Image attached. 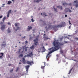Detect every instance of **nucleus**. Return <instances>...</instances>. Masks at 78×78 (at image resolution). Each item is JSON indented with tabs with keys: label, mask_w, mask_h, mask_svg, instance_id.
Wrapping results in <instances>:
<instances>
[{
	"label": "nucleus",
	"mask_w": 78,
	"mask_h": 78,
	"mask_svg": "<svg viewBox=\"0 0 78 78\" xmlns=\"http://www.w3.org/2000/svg\"><path fill=\"white\" fill-rule=\"evenodd\" d=\"M64 43H60L58 41H54L53 43H52L53 47H52L51 48L49 49V51H51L48 54H47V55L46 56V59L47 61H48L49 59V57L51 56L50 54L58 50L61 48V46H63Z\"/></svg>",
	"instance_id": "nucleus-1"
},
{
	"label": "nucleus",
	"mask_w": 78,
	"mask_h": 78,
	"mask_svg": "<svg viewBox=\"0 0 78 78\" xmlns=\"http://www.w3.org/2000/svg\"><path fill=\"white\" fill-rule=\"evenodd\" d=\"M3 22H1L0 23V25H1V30L2 31H3L5 29V25H3Z\"/></svg>",
	"instance_id": "nucleus-2"
},
{
	"label": "nucleus",
	"mask_w": 78,
	"mask_h": 78,
	"mask_svg": "<svg viewBox=\"0 0 78 78\" xmlns=\"http://www.w3.org/2000/svg\"><path fill=\"white\" fill-rule=\"evenodd\" d=\"M39 39V37H37L34 40V45H37L38 44V39Z\"/></svg>",
	"instance_id": "nucleus-3"
},
{
	"label": "nucleus",
	"mask_w": 78,
	"mask_h": 78,
	"mask_svg": "<svg viewBox=\"0 0 78 78\" xmlns=\"http://www.w3.org/2000/svg\"><path fill=\"white\" fill-rule=\"evenodd\" d=\"M27 63L28 65H32L34 64V62L32 61H27Z\"/></svg>",
	"instance_id": "nucleus-4"
},
{
	"label": "nucleus",
	"mask_w": 78,
	"mask_h": 78,
	"mask_svg": "<svg viewBox=\"0 0 78 78\" xmlns=\"http://www.w3.org/2000/svg\"><path fill=\"white\" fill-rule=\"evenodd\" d=\"M48 29H52L53 28V27H54V26H52L51 25V23H50L48 24Z\"/></svg>",
	"instance_id": "nucleus-5"
},
{
	"label": "nucleus",
	"mask_w": 78,
	"mask_h": 78,
	"mask_svg": "<svg viewBox=\"0 0 78 78\" xmlns=\"http://www.w3.org/2000/svg\"><path fill=\"white\" fill-rule=\"evenodd\" d=\"M64 27V24H63L60 25H58L57 26H55V28H58L59 27Z\"/></svg>",
	"instance_id": "nucleus-6"
},
{
	"label": "nucleus",
	"mask_w": 78,
	"mask_h": 78,
	"mask_svg": "<svg viewBox=\"0 0 78 78\" xmlns=\"http://www.w3.org/2000/svg\"><path fill=\"white\" fill-rule=\"evenodd\" d=\"M43 0H34V3L37 2V3H39L40 2V1H43Z\"/></svg>",
	"instance_id": "nucleus-7"
},
{
	"label": "nucleus",
	"mask_w": 78,
	"mask_h": 78,
	"mask_svg": "<svg viewBox=\"0 0 78 78\" xmlns=\"http://www.w3.org/2000/svg\"><path fill=\"white\" fill-rule=\"evenodd\" d=\"M29 57H32L33 56V54L32 52H31L29 54H28Z\"/></svg>",
	"instance_id": "nucleus-8"
},
{
	"label": "nucleus",
	"mask_w": 78,
	"mask_h": 78,
	"mask_svg": "<svg viewBox=\"0 0 78 78\" xmlns=\"http://www.w3.org/2000/svg\"><path fill=\"white\" fill-rule=\"evenodd\" d=\"M29 67H30V66L29 65L26 66V71L27 72H28V69H29Z\"/></svg>",
	"instance_id": "nucleus-9"
},
{
	"label": "nucleus",
	"mask_w": 78,
	"mask_h": 78,
	"mask_svg": "<svg viewBox=\"0 0 78 78\" xmlns=\"http://www.w3.org/2000/svg\"><path fill=\"white\" fill-rule=\"evenodd\" d=\"M0 55H1V56H0V58L1 59H3V55H4V53H0Z\"/></svg>",
	"instance_id": "nucleus-10"
},
{
	"label": "nucleus",
	"mask_w": 78,
	"mask_h": 78,
	"mask_svg": "<svg viewBox=\"0 0 78 78\" xmlns=\"http://www.w3.org/2000/svg\"><path fill=\"white\" fill-rule=\"evenodd\" d=\"M14 25L16 27H18V26H20V24L19 23H16L14 24Z\"/></svg>",
	"instance_id": "nucleus-11"
},
{
	"label": "nucleus",
	"mask_w": 78,
	"mask_h": 78,
	"mask_svg": "<svg viewBox=\"0 0 78 78\" xmlns=\"http://www.w3.org/2000/svg\"><path fill=\"white\" fill-rule=\"evenodd\" d=\"M28 48V47H26L25 46L23 47V50H24L25 49V51H27V48Z\"/></svg>",
	"instance_id": "nucleus-12"
},
{
	"label": "nucleus",
	"mask_w": 78,
	"mask_h": 78,
	"mask_svg": "<svg viewBox=\"0 0 78 78\" xmlns=\"http://www.w3.org/2000/svg\"><path fill=\"white\" fill-rule=\"evenodd\" d=\"M28 27H29L27 29V31H29L30 30L32 29V27L28 26Z\"/></svg>",
	"instance_id": "nucleus-13"
},
{
	"label": "nucleus",
	"mask_w": 78,
	"mask_h": 78,
	"mask_svg": "<svg viewBox=\"0 0 78 78\" xmlns=\"http://www.w3.org/2000/svg\"><path fill=\"white\" fill-rule=\"evenodd\" d=\"M34 45H32V46L30 47V48L32 50H34Z\"/></svg>",
	"instance_id": "nucleus-14"
},
{
	"label": "nucleus",
	"mask_w": 78,
	"mask_h": 78,
	"mask_svg": "<svg viewBox=\"0 0 78 78\" xmlns=\"http://www.w3.org/2000/svg\"><path fill=\"white\" fill-rule=\"evenodd\" d=\"M57 8H60V9L61 10H62V6H57Z\"/></svg>",
	"instance_id": "nucleus-15"
},
{
	"label": "nucleus",
	"mask_w": 78,
	"mask_h": 78,
	"mask_svg": "<svg viewBox=\"0 0 78 78\" xmlns=\"http://www.w3.org/2000/svg\"><path fill=\"white\" fill-rule=\"evenodd\" d=\"M23 63L24 64H25L26 63V60L24 58H23Z\"/></svg>",
	"instance_id": "nucleus-16"
},
{
	"label": "nucleus",
	"mask_w": 78,
	"mask_h": 78,
	"mask_svg": "<svg viewBox=\"0 0 78 78\" xmlns=\"http://www.w3.org/2000/svg\"><path fill=\"white\" fill-rule=\"evenodd\" d=\"M20 27H18L16 28V29H15V31H17V30H20Z\"/></svg>",
	"instance_id": "nucleus-17"
},
{
	"label": "nucleus",
	"mask_w": 78,
	"mask_h": 78,
	"mask_svg": "<svg viewBox=\"0 0 78 78\" xmlns=\"http://www.w3.org/2000/svg\"><path fill=\"white\" fill-rule=\"evenodd\" d=\"M6 45V44H2V47H5Z\"/></svg>",
	"instance_id": "nucleus-18"
},
{
	"label": "nucleus",
	"mask_w": 78,
	"mask_h": 78,
	"mask_svg": "<svg viewBox=\"0 0 78 78\" xmlns=\"http://www.w3.org/2000/svg\"><path fill=\"white\" fill-rule=\"evenodd\" d=\"M20 69V68L19 67H18L17 68L16 70V72L17 73L18 72H19V70Z\"/></svg>",
	"instance_id": "nucleus-19"
},
{
	"label": "nucleus",
	"mask_w": 78,
	"mask_h": 78,
	"mask_svg": "<svg viewBox=\"0 0 78 78\" xmlns=\"http://www.w3.org/2000/svg\"><path fill=\"white\" fill-rule=\"evenodd\" d=\"M44 65L45 66H49V64H46V63L45 62H44Z\"/></svg>",
	"instance_id": "nucleus-20"
},
{
	"label": "nucleus",
	"mask_w": 78,
	"mask_h": 78,
	"mask_svg": "<svg viewBox=\"0 0 78 78\" xmlns=\"http://www.w3.org/2000/svg\"><path fill=\"white\" fill-rule=\"evenodd\" d=\"M44 40H47V39H48V37H44Z\"/></svg>",
	"instance_id": "nucleus-21"
},
{
	"label": "nucleus",
	"mask_w": 78,
	"mask_h": 78,
	"mask_svg": "<svg viewBox=\"0 0 78 78\" xmlns=\"http://www.w3.org/2000/svg\"><path fill=\"white\" fill-rule=\"evenodd\" d=\"M11 12H12V10H9L8 11V14H10V13H11Z\"/></svg>",
	"instance_id": "nucleus-22"
},
{
	"label": "nucleus",
	"mask_w": 78,
	"mask_h": 78,
	"mask_svg": "<svg viewBox=\"0 0 78 78\" xmlns=\"http://www.w3.org/2000/svg\"><path fill=\"white\" fill-rule=\"evenodd\" d=\"M6 19V17H4L2 19V21L3 22H4L5 20Z\"/></svg>",
	"instance_id": "nucleus-23"
},
{
	"label": "nucleus",
	"mask_w": 78,
	"mask_h": 78,
	"mask_svg": "<svg viewBox=\"0 0 78 78\" xmlns=\"http://www.w3.org/2000/svg\"><path fill=\"white\" fill-rule=\"evenodd\" d=\"M12 3V2L11 1H8V2L7 4L9 5V4H10Z\"/></svg>",
	"instance_id": "nucleus-24"
},
{
	"label": "nucleus",
	"mask_w": 78,
	"mask_h": 78,
	"mask_svg": "<svg viewBox=\"0 0 78 78\" xmlns=\"http://www.w3.org/2000/svg\"><path fill=\"white\" fill-rule=\"evenodd\" d=\"M45 68V66H42L41 67V69H44Z\"/></svg>",
	"instance_id": "nucleus-25"
},
{
	"label": "nucleus",
	"mask_w": 78,
	"mask_h": 78,
	"mask_svg": "<svg viewBox=\"0 0 78 78\" xmlns=\"http://www.w3.org/2000/svg\"><path fill=\"white\" fill-rule=\"evenodd\" d=\"M9 28H8V33H10L11 32V30H9Z\"/></svg>",
	"instance_id": "nucleus-26"
},
{
	"label": "nucleus",
	"mask_w": 78,
	"mask_h": 78,
	"mask_svg": "<svg viewBox=\"0 0 78 78\" xmlns=\"http://www.w3.org/2000/svg\"><path fill=\"white\" fill-rule=\"evenodd\" d=\"M23 55L22 54H20L19 56V57H23Z\"/></svg>",
	"instance_id": "nucleus-27"
},
{
	"label": "nucleus",
	"mask_w": 78,
	"mask_h": 78,
	"mask_svg": "<svg viewBox=\"0 0 78 78\" xmlns=\"http://www.w3.org/2000/svg\"><path fill=\"white\" fill-rule=\"evenodd\" d=\"M72 69H73V68H72L70 70V71H69V74H70L71 72L72 71Z\"/></svg>",
	"instance_id": "nucleus-28"
},
{
	"label": "nucleus",
	"mask_w": 78,
	"mask_h": 78,
	"mask_svg": "<svg viewBox=\"0 0 78 78\" xmlns=\"http://www.w3.org/2000/svg\"><path fill=\"white\" fill-rule=\"evenodd\" d=\"M43 23H44L43 24L44 25H46V23H45V21H43Z\"/></svg>",
	"instance_id": "nucleus-29"
},
{
	"label": "nucleus",
	"mask_w": 78,
	"mask_h": 78,
	"mask_svg": "<svg viewBox=\"0 0 78 78\" xmlns=\"http://www.w3.org/2000/svg\"><path fill=\"white\" fill-rule=\"evenodd\" d=\"M74 2L75 3H78V1L77 0H76V1H74Z\"/></svg>",
	"instance_id": "nucleus-30"
},
{
	"label": "nucleus",
	"mask_w": 78,
	"mask_h": 78,
	"mask_svg": "<svg viewBox=\"0 0 78 78\" xmlns=\"http://www.w3.org/2000/svg\"><path fill=\"white\" fill-rule=\"evenodd\" d=\"M28 54H27V55H26L24 56V58H26V57H28Z\"/></svg>",
	"instance_id": "nucleus-31"
},
{
	"label": "nucleus",
	"mask_w": 78,
	"mask_h": 78,
	"mask_svg": "<svg viewBox=\"0 0 78 78\" xmlns=\"http://www.w3.org/2000/svg\"><path fill=\"white\" fill-rule=\"evenodd\" d=\"M66 9H69V12H71L72 11L69 9V8H66Z\"/></svg>",
	"instance_id": "nucleus-32"
},
{
	"label": "nucleus",
	"mask_w": 78,
	"mask_h": 78,
	"mask_svg": "<svg viewBox=\"0 0 78 78\" xmlns=\"http://www.w3.org/2000/svg\"><path fill=\"white\" fill-rule=\"evenodd\" d=\"M42 50L44 52L45 51V48L43 49Z\"/></svg>",
	"instance_id": "nucleus-33"
},
{
	"label": "nucleus",
	"mask_w": 78,
	"mask_h": 78,
	"mask_svg": "<svg viewBox=\"0 0 78 78\" xmlns=\"http://www.w3.org/2000/svg\"><path fill=\"white\" fill-rule=\"evenodd\" d=\"M31 20L32 22H34V20L33 19V18H32L31 19Z\"/></svg>",
	"instance_id": "nucleus-34"
},
{
	"label": "nucleus",
	"mask_w": 78,
	"mask_h": 78,
	"mask_svg": "<svg viewBox=\"0 0 78 78\" xmlns=\"http://www.w3.org/2000/svg\"><path fill=\"white\" fill-rule=\"evenodd\" d=\"M13 71V69H12L11 70H10V73H12Z\"/></svg>",
	"instance_id": "nucleus-35"
},
{
	"label": "nucleus",
	"mask_w": 78,
	"mask_h": 78,
	"mask_svg": "<svg viewBox=\"0 0 78 78\" xmlns=\"http://www.w3.org/2000/svg\"><path fill=\"white\" fill-rule=\"evenodd\" d=\"M75 6H76V8L78 7V5L77 4V3H76V5H75Z\"/></svg>",
	"instance_id": "nucleus-36"
},
{
	"label": "nucleus",
	"mask_w": 78,
	"mask_h": 78,
	"mask_svg": "<svg viewBox=\"0 0 78 78\" xmlns=\"http://www.w3.org/2000/svg\"><path fill=\"white\" fill-rule=\"evenodd\" d=\"M60 52L61 54H62L63 53V51L62 50H61L60 51Z\"/></svg>",
	"instance_id": "nucleus-37"
},
{
	"label": "nucleus",
	"mask_w": 78,
	"mask_h": 78,
	"mask_svg": "<svg viewBox=\"0 0 78 78\" xmlns=\"http://www.w3.org/2000/svg\"><path fill=\"white\" fill-rule=\"evenodd\" d=\"M74 39H76V41H78V38H74Z\"/></svg>",
	"instance_id": "nucleus-38"
},
{
	"label": "nucleus",
	"mask_w": 78,
	"mask_h": 78,
	"mask_svg": "<svg viewBox=\"0 0 78 78\" xmlns=\"http://www.w3.org/2000/svg\"><path fill=\"white\" fill-rule=\"evenodd\" d=\"M2 44H6V41H3L2 42Z\"/></svg>",
	"instance_id": "nucleus-39"
},
{
	"label": "nucleus",
	"mask_w": 78,
	"mask_h": 78,
	"mask_svg": "<svg viewBox=\"0 0 78 78\" xmlns=\"http://www.w3.org/2000/svg\"><path fill=\"white\" fill-rule=\"evenodd\" d=\"M25 43L26 44H28V41H25Z\"/></svg>",
	"instance_id": "nucleus-40"
},
{
	"label": "nucleus",
	"mask_w": 78,
	"mask_h": 78,
	"mask_svg": "<svg viewBox=\"0 0 78 78\" xmlns=\"http://www.w3.org/2000/svg\"><path fill=\"white\" fill-rule=\"evenodd\" d=\"M54 10H55V11H56V12H57V10H56L57 9H56L54 7Z\"/></svg>",
	"instance_id": "nucleus-41"
},
{
	"label": "nucleus",
	"mask_w": 78,
	"mask_h": 78,
	"mask_svg": "<svg viewBox=\"0 0 78 78\" xmlns=\"http://www.w3.org/2000/svg\"><path fill=\"white\" fill-rule=\"evenodd\" d=\"M43 14L44 16H47V15H46V14H45V13L44 12L43 13Z\"/></svg>",
	"instance_id": "nucleus-42"
},
{
	"label": "nucleus",
	"mask_w": 78,
	"mask_h": 78,
	"mask_svg": "<svg viewBox=\"0 0 78 78\" xmlns=\"http://www.w3.org/2000/svg\"><path fill=\"white\" fill-rule=\"evenodd\" d=\"M9 14H7V17H9Z\"/></svg>",
	"instance_id": "nucleus-43"
},
{
	"label": "nucleus",
	"mask_w": 78,
	"mask_h": 78,
	"mask_svg": "<svg viewBox=\"0 0 78 78\" xmlns=\"http://www.w3.org/2000/svg\"><path fill=\"white\" fill-rule=\"evenodd\" d=\"M65 4H66V5H68V4H67V3H63V5H64Z\"/></svg>",
	"instance_id": "nucleus-44"
},
{
	"label": "nucleus",
	"mask_w": 78,
	"mask_h": 78,
	"mask_svg": "<svg viewBox=\"0 0 78 78\" xmlns=\"http://www.w3.org/2000/svg\"><path fill=\"white\" fill-rule=\"evenodd\" d=\"M8 25H10V22H8Z\"/></svg>",
	"instance_id": "nucleus-45"
},
{
	"label": "nucleus",
	"mask_w": 78,
	"mask_h": 78,
	"mask_svg": "<svg viewBox=\"0 0 78 78\" xmlns=\"http://www.w3.org/2000/svg\"><path fill=\"white\" fill-rule=\"evenodd\" d=\"M20 52H21V49H19V53H20Z\"/></svg>",
	"instance_id": "nucleus-46"
},
{
	"label": "nucleus",
	"mask_w": 78,
	"mask_h": 78,
	"mask_svg": "<svg viewBox=\"0 0 78 78\" xmlns=\"http://www.w3.org/2000/svg\"><path fill=\"white\" fill-rule=\"evenodd\" d=\"M11 66V64H8V66Z\"/></svg>",
	"instance_id": "nucleus-47"
},
{
	"label": "nucleus",
	"mask_w": 78,
	"mask_h": 78,
	"mask_svg": "<svg viewBox=\"0 0 78 78\" xmlns=\"http://www.w3.org/2000/svg\"><path fill=\"white\" fill-rule=\"evenodd\" d=\"M45 28H46V31H48V28H47V27H45Z\"/></svg>",
	"instance_id": "nucleus-48"
},
{
	"label": "nucleus",
	"mask_w": 78,
	"mask_h": 78,
	"mask_svg": "<svg viewBox=\"0 0 78 78\" xmlns=\"http://www.w3.org/2000/svg\"><path fill=\"white\" fill-rule=\"evenodd\" d=\"M26 37V36H24L23 37V39H25Z\"/></svg>",
	"instance_id": "nucleus-49"
},
{
	"label": "nucleus",
	"mask_w": 78,
	"mask_h": 78,
	"mask_svg": "<svg viewBox=\"0 0 78 78\" xmlns=\"http://www.w3.org/2000/svg\"><path fill=\"white\" fill-rule=\"evenodd\" d=\"M23 51H22L21 52V54H23Z\"/></svg>",
	"instance_id": "nucleus-50"
},
{
	"label": "nucleus",
	"mask_w": 78,
	"mask_h": 78,
	"mask_svg": "<svg viewBox=\"0 0 78 78\" xmlns=\"http://www.w3.org/2000/svg\"><path fill=\"white\" fill-rule=\"evenodd\" d=\"M2 16H0V19H1V18H2Z\"/></svg>",
	"instance_id": "nucleus-51"
},
{
	"label": "nucleus",
	"mask_w": 78,
	"mask_h": 78,
	"mask_svg": "<svg viewBox=\"0 0 78 78\" xmlns=\"http://www.w3.org/2000/svg\"><path fill=\"white\" fill-rule=\"evenodd\" d=\"M69 22L70 24H71V23H70V20L69 21Z\"/></svg>",
	"instance_id": "nucleus-52"
},
{
	"label": "nucleus",
	"mask_w": 78,
	"mask_h": 78,
	"mask_svg": "<svg viewBox=\"0 0 78 78\" xmlns=\"http://www.w3.org/2000/svg\"><path fill=\"white\" fill-rule=\"evenodd\" d=\"M8 58H10V56L9 55H8Z\"/></svg>",
	"instance_id": "nucleus-53"
},
{
	"label": "nucleus",
	"mask_w": 78,
	"mask_h": 78,
	"mask_svg": "<svg viewBox=\"0 0 78 78\" xmlns=\"http://www.w3.org/2000/svg\"><path fill=\"white\" fill-rule=\"evenodd\" d=\"M65 43H68V42L67 41H65Z\"/></svg>",
	"instance_id": "nucleus-54"
},
{
	"label": "nucleus",
	"mask_w": 78,
	"mask_h": 78,
	"mask_svg": "<svg viewBox=\"0 0 78 78\" xmlns=\"http://www.w3.org/2000/svg\"><path fill=\"white\" fill-rule=\"evenodd\" d=\"M67 16V15H65V16L66 17Z\"/></svg>",
	"instance_id": "nucleus-55"
},
{
	"label": "nucleus",
	"mask_w": 78,
	"mask_h": 78,
	"mask_svg": "<svg viewBox=\"0 0 78 78\" xmlns=\"http://www.w3.org/2000/svg\"><path fill=\"white\" fill-rule=\"evenodd\" d=\"M70 27H71L70 26H69V29H70Z\"/></svg>",
	"instance_id": "nucleus-56"
},
{
	"label": "nucleus",
	"mask_w": 78,
	"mask_h": 78,
	"mask_svg": "<svg viewBox=\"0 0 78 78\" xmlns=\"http://www.w3.org/2000/svg\"><path fill=\"white\" fill-rule=\"evenodd\" d=\"M73 61H75V62H77V61L76 60H73Z\"/></svg>",
	"instance_id": "nucleus-57"
},
{
	"label": "nucleus",
	"mask_w": 78,
	"mask_h": 78,
	"mask_svg": "<svg viewBox=\"0 0 78 78\" xmlns=\"http://www.w3.org/2000/svg\"><path fill=\"white\" fill-rule=\"evenodd\" d=\"M5 5V4H3L2 5H3V6H4V5Z\"/></svg>",
	"instance_id": "nucleus-58"
},
{
	"label": "nucleus",
	"mask_w": 78,
	"mask_h": 78,
	"mask_svg": "<svg viewBox=\"0 0 78 78\" xmlns=\"http://www.w3.org/2000/svg\"><path fill=\"white\" fill-rule=\"evenodd\" d=\"M43 49H45V48H44V47H43Z\"/></svg>",
	"instance_id": "nucleus-59"
},
{
	"label": "nucleus",
	"mask_w": 78,
	"mask_h": 78,
	"mask_svg": "<svg viewBox=\"0 0 78 78\" xmlns=\"http://www.w3.org/2000/svg\"><path fill=\"white\" fill-rule=\"evenodd\" d=\"M12 2H14L15 0H12Z\"/></svg>",
	"instance_id": "nucleus-60"
},
{
	"label": "nucleus",
	"mask_w": 78,
	"mask_h": 78,
	"mask_svg": "<svg viewBox=\"0 0 78 78\" xmlns=\"http://www.w3.org/2000/svg\"><path fill=\"white\" fill-rule=\"evenodd\" d=\"M19 64H21V62H19Z\"/></svg>",
	"instance_id": "nucleus-61"
},
{
	"label": "nucleus",
	"mask_w": 78,
	"mask_h": 78,
	"mask_svg": "<svg viewBox=\"0 0 78 78\" xmlns=\"http://www.w3.org/2000/svg\"><path fill=\"white\" fill-rule=\"evenodd\" d=\"M15 47L16 48H17V46H15Z\"/></svg>",
	"instance_id": "nucleus-62"
},
{
	"label": "nucleus",
	"mask_w": 78,
	"mask_h": 78,
	"mask_svg": "<svg viewBox=\"0 0 78 78\" xmlns=\"http://www.w3.org/2000/svg\"><path fill=\"white\" fill-rule=\"evenodd\" d=\"M2 7H4V5H2Z\"/></svg>",
	"instance_id": "nucleus-63"
},
{
	"label": "nucleus",
	"mask_w": 78,
	"mask_h": 78,
	"mask_svg": "<svg viewBox=\"0 0 78 78\" xmlns=\"http://www.w3.org/2000/svg\"><path fill=\"white\" fill-rule=\"evenodd\" d=\"M51 13H49V15H51Z\"/></svg>",
	"instance_id": "nucleus-64"
}]
</instances>
